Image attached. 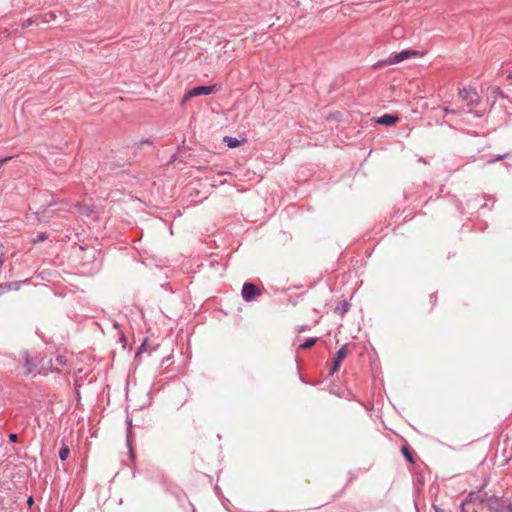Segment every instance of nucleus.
I'll return each mask as SVG.
<instances>
[{
	"instance_id": "obj_11",
	"label": "nucleus",
	"mask_w": 512,
	"mask_h": 512,
	"mask_svg": "<svg viewBox=\"0 0 512 512\" xmlns=\"http://www.w3.org/2000/svg\"><path fill=\"white\" fill-rule=\"evenodd\" d=\"M316 343V339L315 338H308L304 341V343L301 344V348L302 349H309L311 347H313Z\"/></svg>"
},
{
	"instance_id": "obj_19",
	"label": "nucleus",
	"mask_w": 512,
	"mask_h": 512,
	"mask_svg": "<svg viewBox=\"0 0 512 512\" xmlns=\"http://www.w3.org/2000/svg\"><path fill=\"white\" fill-rule=\"evenodd\" d=\"M49 16H50L51 19L55 18V15L53 13H50Z\"/></svg>"
},
{
	"instance_id": "obj_8",
	"label": "nucleus",
	"mask_w": 512,
	"mask_h": 512,
	"mask_svg": "<svg viewBox=\"0 0 512 512\" xmlns=\"http://www.w3.org/2000/svg\"><path fill=\"white\" fill-rule=\"evenodd\" d=\"M223 142L229 147V148H236L240 145V141L237 138L225 136L223 139Z\"/></svg>"
},
{
	"instance_id": "obj_17",
	"label": "nucleus",
	"mask_w": 512,
	"mask_h": 512,
	"mask_svg": "<svg viewBox=\"0 0 512 512\" xmlns=\"http://www.w3.org/2000/svg\"><path fill=\"white\" fill-rule=\"evenodd\" d=\"M403 451H404V454H405L406 458H407L408 460H410V461H411L412 459L410 458L409 453H408V452H406V450H405V449H404Z\"/></svg>"
},
{
	"instance_id": "obj_3",
	"label": "nucleus",
	"mask_w": 512,
	"mask_h": 512,
	"mask_svg": "<svg viewBox=\"0 0 512 512\" xmlns=\"http://www.w3.org/2000/svg\"><path fill=\"white\" fill-rule=\"evenodd\" d=\"M261 291L253 283H245L242 287V297L245 301L250 302L256 296H259Z\"/></svg>"
},
{
	"instance_id": "obj_16",
	"label": "nucleus",
	"mask_w": 512,
	"mask_h": 512,
	"mask_svg": "<svg viewBox=\"0 0 512 512\" xmlns=\"http://www.w3.org/2000/svg\"><path fill=\"white\" fill-rule=\"evenodd\" d=\"M33 23H34V21H33L32 19H28V20L23 24V26H24V27H28V26L32 25Z\"/></svg>"
},
{
	"instance_id": "obj_4",
	"label": "nucleus",
	"mask_w": 512,
	"mask_h": 512,
	"mask_svg": "<svg viewBox=\"0 0 512 512\" xmlns=\"http://www.w3.org/2000/svg\"><path fill=\"white\" fill-rule=\"evenodd\" d=\"M417 55V52L415 50H403L393 56H391L387 61L386 63L389 64V65H392V64H398L412 56H415Z\"/></svg>"
},
{
	"instance_id": "obj_20",
	"label": "nucleus",
	"mask_w": 512,
	"mask_h": 512,
	"mask_svg": "<svg viewBox=\"0 0 512 512\" xmlns=\"http://www.w3.org/2000/svg\"><path fill=\"white\" fill-rule=\"evenodd\" d=\"M508 78L512 79V71L508 74Z\"/></svg>"
},
{
	"instance_id": "obj_23",
	"label": "nucleus",
	"mask_w": 512,
	"mask_h": 512,
	"mask_svg": "<svg viewBox=\"0 0 512 512\" xmlns=\"http://www.w3.org/2000/svg\"><path fill=\"white\" fill-rule=\"evenodd\" d=\"M127 443H128V445H130V439H129V436L127 437Z\"/></svg>"
},
{
	"instance_id": "obj_5",
	"label": "nucleus",
	"mask_w": 512,
	"mask_h": 512,
	"mask_svg": "<svg viewBox=\"0 0 512 512\" xmlns=\"http://www.w3.org/2000/svg\"><path fill=\"white\" fill-rule=\"evenodd\" d=\"M459 97L463 101H466L469 105H472L477 101V93L466 88H463L459 91Z\"/></svg>"
},
{
	"instance_id": "obj_2",
	"label": "nucleus",
	"mask_w": 512,
	"mask_h": 512,
	"mask_svg": "<svg viewBox=\"0 0 512 512\" xmlns=\"http://www.w3.org/2000/svg\"><path fill=\"white\" fill-rule=\"evenodd\" d=\"M221 86L218 84H213L209 86H197L190 89L184 96V101H187L193 97L202 96V95H210L219 92Z\"/></svg>"
},
{
	"instance_id": "obj_12",
	"label": "nucleus",
	"mask_w": 512,
	"mask_h": 512,
	"mask_svg": "<svg viewBox=\"0 0 512 512\" xmlns=\"http://www.w3.org/2000/svg\"><path fill=\"white\" fill-rule=\"evenodd\" d=\"M341 363L342 362L340 360H337L336 358L334 359L333 366H332V373H335L340 369Z\"/></svg>"
},
{
	"instance_id": "obj_14",
	"label": "nucleus",
	"mask_w": 512,
	"mask_h": 512,
	"mask_svg": "<svg viewBox=\"0 0 512 512\" xmlns=\"http://www.w3.org/2000/svg\"><path fill=\"white\" fill-rule=\"evenodd\" d=\"M505 157H506V155L498 156L496 159H490V160H488V161H487V163H489V164H490V163H493V162H495V161L501 160V159H503V158H505Z\"/></svg>"
},
{
	"instance_id": "obj_18",
	"label": "nucleus",
	"mask_w": 512,
	"mask_h": 512,
	"mask_svg": "<svg viewBox=\"0 0 512 512\" xmlns=\"http://www.w3.org/2000/svg\"><path fill=\"white\" fill-rule=\"evenodd\" d=\"M28 504H29V505H32V504H33V499H32L31 497L28 499Z\"/></svg>"
},
{
	"instance_id": "obj_15",
	"label": "nucleus",
	"mask_w": 512,
	"mask_h": 512,
	"mask_svg": "<svg viewBox=\"0 0 512 512\" xmlns=\"http://www.w3.org/2000/svg\"><path fill=\"white\" fill-rule=\"evenodd\" d=\"M17 435L16 434H10L9 439L11 442H17Z\"/></svg>"
},
{
	"instance_id": "obj_6",
	"label": "nucleus",
	"mask_w": 512,
	"mask_h": 512,
	"mask_svg": "<svg viewBox=\"0 0 512 512\" xmlns=\"http://www.w3.org/2000/svg\"><path fill=\"white\" fill-rule=\"evenodd\" d=\"M398 120L397 116L391 115V114H384L383 116L379 117L376 122L381 125L391 126L394 125Z\"/></svg>"
},
{
	"instance_id": "obj_22",
	"label": "nucleus",
	"mask_w": 512,
	"mask_h": 512,
	"mask_svg": "<svg viewBox=\"0 0 512 512\" xmlns=\"http://www.w3.org/2000/svg\"><path fill=\"white\" fill-rule=\"evenodd\" d=\"M44 239V236H39L38 237V240H43Z\"/></svg>"
},
{
	"instance_id": "obj_13",
	"label": "nucleus",
	"mask_w": 512,
	"mask_h": 512,
	"mask_svg": "<svg viewBox=\"0 0 512 512\" xmlns=\"http://www.w3.org/2000/svg\"><path fill=\"white\" fill-rule=\"evenodd\" d=\"M12 157H5V158H2L0 159V168L5 164L7 163Z\"/></svg>"
},
{
	"instance_id": "obj_1",
	"label": "nucleus",
	"mask_w": 512,
	"mask_h": 512,
	"mask_svg": "<svg viewBox=\"0 0 512 512\" xmlns=\"http://www.w3.org/2000/svg\"><path fill=\"white\" fill-rule=\"evenodd\" d=\"M472 508V512H512V502L505 497L487 496L486 493L470 492L466 499L461 503V511L467 512V508Z\"/></svg>"
},
{
	"instance_id": "obj_21",
	"label": "nucleus",
	"mask_w": 512,
	"mask_h": 512,
	"mask_svg": "<svg viewBox=\"0 0 512 512\" xmlns=\"http://www.w3.org/2000/svg\"><path fill=\"white\" fill-rule=\"evenodd\" d=\"M227 173L226 172H222L219 174V176H223V175H226Z\"/></svg>"
},
{
	"instance_id": "obj_9",
	"label": "nucleus",
	"mask_w": 512,
	"mask_h": 512,
	"mask_svg": "<svg viewBox=\"0 0 512 512\" xmlns=\"http://www.w3.org/2000/svg\"><path fill=\"white\" fill-rule=\"evenodd\" d=\"M69 454H70V450L67 446H62L60 448V451H59V458L62 460V461H65L68 457H69Z\"/></svg>"
},
{
	"instance_id": "obj_7",
	"label": "nucleus",
	"mask_w": 512,
	"mask_h": 512,
	"mask_svg": "<svg viewBox=\"0 0 512 512\" xmlns=\"http://www.w3.org/2000/svg\"><path fill=\"white\" fill-rule=\"evenodd\" d=\"M24 368H25V373L26 374H32V373H36L37 372L36 366L32 364V362L30 361L28 355L25 356Z\"/></svg>"
},
{
	"instance_id": "obj_10",
	"label": "nucleus",
	"mask_w": 512,
	"mask_h": 512,
	"mask_svg": "<svg viewBox=\"0 0 512 512\" xmlns=\"http://www.w3.org/2000/svg\"><path fill=\"white\" fill-rule=\"evenodd\" d=\"M347 356V347L346 346H343L341 347L337 353H336V359L337 360H340L341 362L346 358Z\"/></svg>"
}]
</instances>
